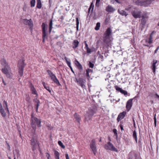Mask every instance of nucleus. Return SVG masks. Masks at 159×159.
Wrapping results in <instances>:
<instances>
[{
	"label": "nucleus",
	"instance_id": "f257e3e1",
	"mask_svg": "<svg viewBox=\"0 0 159 159\" xmlns=\"http://www.w3.org/2000/svg\"><path fill=\"white\" fill-rule=\"evenodd\" d=\"M1 64L4 66V68H2V72L6 75L7 77L11 78L12 76V74L11 73V69L8 66L6 61L4 59H2L1 60Z\"/></svg>",
	"mask_w": 159,
	"mask_h": 159
},
{
	"label": "nucleus",
	"instance_id": "f03ea898",
	"mask_svg": "<svg viewBox=\"0 0 159 159\" xmlns=\"http://www.w3.org/2000/svg\"><path fill=\"white\" fill-rule=\"evenodd\" d=\"M41 120L40 119H38L36 117L33 116V113L31 115L30 123L34 131L36 129V126H37L38 127H40L42 125L41 124Z\"/></svg>",
	"mask_w": 159,
	"mask_h": 159
},
{
	"label": "nucleus",
	"instance_id": "7ed1b4c3",
	"mask_svg": "<svg viewBox=\"0 0 159 159\" xmlns=\"http://www.w3.org/2000/svg\"><path fill=\"white\" fill-rule=\"evenodd\" d=\"M97 109L95 108H89L88 110L87 111L86 113L84 115V122H88L89 120H91L92 116L96 113Z\"/></svg>",
	"mask_w": 159,
	"mask_h": 159
},
{
	"label": "nucleus",
	"instance_id": "20e7f679",
	"mask_svg": "<svg viewBox=\"0 0 159 159\" xmlns=\"http://www.w3.org/2000/svg\"><path fill=\"white\" fill-rule=\"evenodd\" d=\"M24 60L22 59L20 60L18 62V67L19 69V76L22 77L23 75V69L25 65L24 62Z\"/></svg>",
	"mask_w": 159,
	"mask_h": 159
},
{
	"label": "nucleus",
	"instance_id": "39448f33",
	"mask_svg": "<svg viewBox=\"0 0 159 159\" xmlns=\"http://www.w3.org/2000/svg\"><path fill=\"white\" fill-rule=\"evenodd\" d=\"M112 33V30L110 27H108L105 33L104 34V37L103 38V42L106 44L109 43V41L107 40L109 36Z\"/></svg>",
	"mask_w": 159,
	"mask_h": 159
},
{
	"label": "nucleus",
	"instance_id": "423d86ee",
	"mask_svg": "<svg viewBox=\"0 0 159 159\" xmlns=\"http://www.w3.org/2000/svg\"><path fill=\"white\" fill-rule=\"evenodd\" d=\"M104 148L107 150L117 152V149L110 142H108L104 146Z\"/></svg>",
	"mask_w": 159,
	"mask_h": 159
},
{
	"label": "nucleus",
	"instance_id": "0eeeda50",
	"mask_svg": "<svg viewBox=\"0 0 159 159\" xmlns=\"http://www.w3.org/2000/svg\"><path fill=\"white\" fill-rule=\"evenodd\" d=\"M47 72L52 81L57 85H60L61 84L59 82V81L57 80L54 74H53V73L49 70H47Z\"/></svg>",
	"mask_w": 159,
	"mask_h": 159
},
{
	"label": "nucleus",
	"instance_id": "6e6552de",
	"mask_svg": "<svg viewBox=\"0 0 159 159\" xmlns=\"http://www.w3.org/2000/svg\"><path fill=\"white\" fill-rule=\"evenodd\" d=\"M90 147L95 155L97 152V148L96 145V140L94 139L91 140L90 144Z\"/></svg>",
	"mask_w": 159,
	"mask_h": 159
},
{
	"label": "nucleus",
	"instance_id": "1a4fd4ad",
	"mask_svg": "<svg viewBox=\"0 0 159 159\" xmlns=\"http://www.w3.org/2000/svg\"><path fill=\"white\" fill-rule=\"evenodd\" d=\"M141 12L137 8L131 11V14L133 17L135 18H140L141 17Z\"/></svg>",
	"mask_w": 159,
	"mask_h": 159
},
{
	"label": "nucleus",
	"instance_id": "9d476101",
	"mask_svg": "<svg viewBox=\"0 0 159 159\" xmlns=\"http://www.w3.org/2000/svg\"><path fill=\"white\" fill-rule=\"evenodd\" d=\"M31 144L32 146V150L34 151L37 148L38 143L36 139L34 137H33L30 140Z\"/></svg>",
	"mask_w": 159,
	"mask_h": 159
},
{
	"label": "nucleus",
	"instance_id": "9b49d317",
	"mask_svg": "<svg viewBox=\"0 0 159 159\" xmlns=\"http://www.w3.org/2000/svg\"><path fill=\"white\" fill-rule=\"evenodd\" d=\"M142 19H141V25L142 27L143 28L146 24L147 19L148 17L147 16L146 14L143 15L141 16Z\"/></svg>",
	"mask_w": 159,
	"mask_h": 159
},
{
	"label": "nucleus",
	"instance_id": "f8f14e48",
	"mask_svg": "<svg viewBox=\"0 0 159 159\" xmlns=\"http://www.w3.org/2000/svg\"><path fill=\"white\" fill-rule=\"evenodd\" d=\"M133 99H129L127 102L126 107L127 111H129L131 108L132 106Z\"/></svg>",
	"mask_w": 159,
	"mask_h": 159
},
{
	"label": "nucleus",
	"instance_id": "ddd939ff",
	"mask_svg": "<svg viewBox=\"0 0 159 159\" xmlns=\"http://www.w3.org/2000/svg\"><path fill=\"white\" fill-rule=\"evenodd\" d=\"M126 114L125 111H123L120 113L117 118L116 120L118 122H119L121 119H123L125 116Z\"/></svg>",
	"mask_w": 159,
	"mask_h": 159
},
{
	"label": "nucleus",
	"instance_id": "4468645a",
	"mask_svg": "<svg viewBox=\"0 0 159 159\" xmlns=\"http://www.w3.org/2000/svg\"><path fill=\"white\" fill-rule=\"evenodd\" d=\"M157 62V60H153L152 63H151V68L154 74H155L156 69V64Z\"/></svg>",
	"mask_w": 159,
	"mask_h": 159
},
{
	"label": "nucleus",
	"instance_id": "2eb2a0df",
	"mask_svg": "<svg viewBox=\"0 0 159 159\" xmlns=\"http://www.w3.org/2000/svg\"><path fill=\"white\" fill-rule=\"evenodd\" d=\"M45 26V24L44 23H43L42 25V27L43 33L42 37L43 38H46V36L48 34L46 32Z\"/></svg>",
	"mask_w": 159,
	"mask_h": 159
},
{
	"label": "nucleus",
	"instance_id": "dca6fc26",
	"mask_svg": "<svg viewBox=\"0 0 159 159\" xmlns=\"http://www.w3.org/2000/svg\"><path fill=\"white\" fill-rule=\"evenodd\" d=\"M77 82L79 84H80V85L82 88H84L85 86L84 85V84L86 82V80H84L82 78H80L78 80H77Z\"/></svg>",
	"mask_w": 159,
	"mask_h": 159
},
{
	"label": "nucleus",
	"instance_id": "f3484780",
	"mask_svg": "<svg viewBox=\"0 0 159 159\" xmlns=\"http://www.w3.org/2000/svg\"><path fill=\"white\" fill-rule=\"evenodd\" d=\"M30 90L32 91V93L36 95V98L38 97V95L34 85L32 83H30Z\"/></svg>",
	"mask_w": 159,
	"mask_h": 159
},
{
	"label": "nucleus",
	"instance_id": "a211bd4d",
	"mask_svg": "<svg viewBox=\"0 0 159 159\" xmlns=\"http://www.w3.org/2000/svg\"><path fill=\"white\" fill-rule=\"evenodd\" d=\"M106 10L108 12H112L115 11V9L111 6L108 5L106 7Z\"/></svg>",
	"mask_w": 159,
	"mask_h": 159
},
{
	"label": "nucleus",
	"instance_id": "6ab92c4d",
	"mask_svg": "<svg viewBox=\"0 0 159 159\" xmlns=\"http://www.w3.org/2000/svg\"><path fill=\"white\" fill-rule=\"evenodd\" d=\"M152 0H143V6H148L152 2Z\"/></svg>",
	"mask_w": 159,
	"mask_h": 159
},
{
	"label": "nucleus",
	"instance_id": "aec40b11",
	"mask_svg": "<svg viewBox=\"0 0 159 159\" xmlns=\"http://www.w3.org/2000/svg\"><path fill=\"white\" fill-rule=\"evenodd\" d=\"M28 22L27 25L29 26L30 30L32 33L33 29V24L31 19H29V21Z\"/></svg>",
	"mask_w": 159,
	"mask_h": 159
},
{
	"label": "nucleus",
	"instance_id": "412c9836",
	"mask_svg": "<svg viewBox=\"0 0 159 159\" xmlns=\"http://www.w3.org/2000/svg\"><path fill=\"white\" fill-rule=\"evenodd\" d=\"M154 31H153L152 33L150 34L149 37L148 38V43L149 44H151L153 42V34L155 33Z\"/></svg>",
	"mask_w": 159,
	"mask_h": 159
},
{
	"label": "nucleus",
	"instance_id": "4be33fe9",
	"mask_svg": "<svg viewBox=\"0 0 159 159\" xmlns=\"http://www.w3.org/2000/svg\"><path fill=\"white\" fill-rule=\"evenodd\" d=\"M75 64L76 65L77 68L80 70H83V67L80 63L77 60L75 61Z\"/></svg>",
	"mask_w": 159,
	"mask_h": 159
},
{
	"label": "nucleus",
	"instance_id": "5701e85b",
	"mask_svg": "<svg viewBox=\"0 0 159 159\" xmlns=\"http://www.w3.org/2000/svg\"><path fill=\"white\" fill-rule=\"evenodd\" d=\"M79 42L77 40H75L72 43V47L75 49L78 47Z\"/></svg>",
	"mask_w": 159,
	"mask_h": 159
},
{
	"label": "nucleus",
	"instance_id": "b1692460",
	"mask_svg": "<svg viewBox=\"0 0 159 159\" xmlns=\"http://www.w3.org/2000/svg\"><path fill=\"white\" fill-rule=\"evenodd\" d=\"M93 72V70L92 69L89 68H88L87 69H86V75L88 80H89V79L90 78L89 73H92Z\"/></svg>",
	"mask_w": 159,
	"mask_h": 159
},
{
	"label": "nucleus",
	"instance_id": "393cba45",
	"mask_svg": "<svg viewBox=\"0 0 159 159\" xmlns=\"http://www.w3.org/2000/svg\"><path fill=\"white\" fill-rule=\"evenodd\" d=\"M118 12L122 16H126L128 15V13L125 11L121 9H118Z\"/></svg>",
	"mask_w": 159,
	"mask_h": 159
},
{
	"label": "nucleus",
	"instance_id": "a878e982",
	"mask_svg": "<svg viewBox=\"0 0 159 159\" xmlns=\"http://www.w3.org/2000/svg\"><path fill=\"white\" fill-rule=\"evenodd\" d=\"M134 3L136 5L143 6V0H137Z\"/></svg>",
	"mask_w": 159,
	"mask_h": 159
},
{
	"label": "nucleus",
	"instance_id": "bb28decb",
	"mask_svg": "<svg viewBox=\"0 0 159 159\" xmlns=\"http://www.w3.org/2000/svg\"><path fill=\"white\" fill-rule=\"evenodd\" d=\"M74 116L75 119L80 124V121L81 120V118L80 116L75 113V114H74Z\"/></svg>",
	"mask_w": 159,
	"mask_h": 159
},
{
	"label": "nucleus",
	"instance_id": "cd10ccee",
	"mask_svg": "<svg viewBox=\"0 0 159 159\" xmlns=\"http://www.w3.org/2000/svg\"><path fill=\"white\" fill-rule=\"evenodd\" d=\"M37 4L36 5V7L39 8L40 9L42 7V4L40 0H37Z\"/></svg>",
	"mask_w": 159,
	"mask_h": 159
},
{
	"label": "nucleus",
	"instance_id": "c85d7f7f",
	"mask_svg": "<svg viewBox=\"0 0 159 159\" xmlns=\"http://www.w3.org/2000/svg\"><path fill=\"white\" fill-rule=\"evenodd\" d=\"M42 84H43L44 88L48 90L50 93H51V90L50 89L49 87L46 86V84L44 82H42Z\"/></svg>",
	"mask_w": 159,
	"mask_h": 159
},
{
	"label": "nucleus",
	"instance_id": "c756f323",
	"mask_svg": "<svg viewBox=\"0 0 159 159\" xmlns=\"http://www.w3.org/2000/svg\"><path fill=\"white\" fill-rule=\"evenodd\" d=\"M35 102L37 103L36 104V107H35V109L36 112H37L38 108L39 106L40 101L39 100H36L35 101Z\"/></svg>",
	"mask_w": 159,
	"mask_h": 159
},
{
	"label": "nucleus",
	"instance_id": "7c9ffc66",
	"mask_svg": "<svg viewBox=\"0 0 159 159\" xmlns=\"http://www.w3.org/2000/svg\"><path fill=\"white\" fill-rule=\"evenodd\" d=\"M133 136L134 139L135 140L136 143H137V133H136V131L135 130L133 131Z\"/></svg>",
	"mask_w": 159,
	"mask_h": 159
},
{
	"label": "nucleus",
	"instance_id": "2f4dec72",
	"mask_svg": "<svg viewBox=\"0 0 159 159\" xmlns=\"http://www.w3.org/2000/svg\"><path fill=\"white\" fill-rule=\"evenodd\" d=\"M54 154L56 159H59V152L56 150L54 151Z\"/></svg>",
	"mask_w": 159,
	"mask_h": 159
},
{
	"label": "nucleus",
	"instance_id": "473e14b6",
	"mask_svg": "<svg viewBox=\"0 0 159 159\" xmlns=\"http://www.w3.org/2000/svg\"><path fill=\"white\" fill-rule=\"evenodd\" d=\"M52 20H51L49 24V33H50L52 30Z\"/></svg>",
	"mask_w": 159,
	"mask_h": 159
},
{
	"label": "nucleus",
	"instance_id": "72a5a7b5",
	"mask_svg": "<svg viewBox=\"0 0 159 159\" xmlns=\"http://www.w3.org/2000/svg\"><path fill=\"white\" fill-rule=\"evenodd\" d=\"M0 112L2 116L4 117L6 116V113L3 108L0 110Z\"/></svg>",
	"mask_w": 159,
	"mask_h": 159
},
{
	"label": "nucleus",
	"instance_id": "f704fd0d",
	"mask_svg": "<svg viewBox=\"0 0 159 159\" xmlns=\"http://www.w3.org/2000/svg\"><path fill=\"white\" fill-rule=\"evenodd\" d=\"M100 22H97L96 24V26L94 28V29L96 30H98L99 29L100 27Z\"/></svg>",
	"mask_w": 159,
	"mask_h": 159
},
{
	"label": "nucleus",
	"instance_id": "c9c22d12",
	"mask_svg": "<svg viewBox=\"0 0 159 159\" xmlns=\"http://www.w3.org/2000/svg\"><path fill=\"white\" fill-rule=\"evenodd\" d=\"M148 44H149L148 43V38L145 39V43L144 44H143V45L146 47H149V45Z\"/></svg>",
	"mask_w": 159,
	"mask_h": 159
},
{
	"label": "nucleus",
	"instance_id": "e433bc0d",
	"mask_svg": "<svg viewBox=\"0 0 159 159\" xmlns=\"http://www.w3.org/2000/svg\"><path fill=\"white\" fill-rule=\"evenodd\" d=\"M76 29L77 30H78L79 28V20L78 18H76Z\"/></svg>",
	"mask_w": 159,
	"mask_h": 159
},
{
	"label": "nucleus",
	"instance_id": "4c0bfd02",
	"mask_svg": "<svg viewBox=\"0 0 159 159\" xmlns=\"http://www.w3.org/2000/svg\"><path fill=\"white\" fill-rule=\"evenodd\" d=\"M35 0H31L30 1L31 6L32 7H34L35 5Z\"/></svg>",
	"mask_w": 159,
	"mask_h": 159
},
{
	"label": "nucleus",
	"instance_id": "58836bf2",
	"mask_svg": "<svg viewBox=\"0 0 159 159\" xmlns=\"http://www.w3.org/2000/svg\"><path fill=\"white\" fill-rule=\"evenodd\" d=\"M110 22V19L109 18H106L104 21V24L105 25H107Z\"/></svg>",
	"mask_w": 159,
	"mask_h": 159
},
{
	"label": "nucleus",
	"instance_id": "ea45409f",
	"mask_svg": "<svg viewBox=\"0 0 159 159\" xmlns=\"http://www.w3.org/2000/svg\"><path fill=\"white\" fill-rule=\"evenodd\" d=\"M115 88L116 89V90L118 91H120V92L121 91V90H122V89H121L120 88L118 87L117 85H115Z\"/></svg>",
	"mask_w": 159,
	"mask_h": 159
},
{
	"label": "nucleus",
	"instance_id": "a19ab883",
	"mask_svg": "<svg viewBox=\"0 0 159 159\" xmlns=\"http://www.w3.org/2000/svg\"><path fill=\"white\" fill-rule=\"evenodd\" d=\"M58 144L62 148H64L65 147L63 145V143L61 141H58Z\"/></svg>",
	"mask_w": 159,
	"mask_h": 159
},
{
	"label": "nucleus",
	"instance_id": "79ce46f5",
	"mask_svg": "<svg viewBox=\"0 0 159 159\" xmlns=\"http://www.w3.org/2000/svg\"><path fill=\"white\" fill-rule=\"evenodd\" d=\"M89 66L90 68H93L94 66V64L91 62L89 61Z\"/></svg>",
	"mask_w": 159,
	"mask_h": 159
},
{
	"label": "nucleus",
	"instance_id": "37998d69",
	"mask_svg": "<svg viewBox=\"0 0 159 159\" xmlns=\"http://www.w3.org/2000/svg\"><path fill=\"white\" fill-rule=\"evenodd\" d=\"M113 131L114 134L115 136L117 138L118 136V134L117 132V130L116 129H114L113 130Z\"/></svg>",
	"mask_w": 159,
	"mask_h": 159
},
{
	"label": "nucleus",
	"instance_id": "c03bdc74",
	"mask_svg": "<svg viewBox=\"0 0 159 159\" xmlns=\"http://www.w3.org/2000/svg\"><path fill=\"white\" fill-rule=\"evenodd\" d=\"M120 93H121L124 94V95H127L128 94V93H127V91H125V90H124L122 89V90H121Z\"/></svg>",
	"mask_w": 159,
	"mask_h": 159
},
{
	"label": "nucleus",
	"instance_id": "a18cd8bd",
	"mask_svg": "<svg viewBox=\"0 0 159 159\" xmlns=\"http://www.w3.org/2000/svg\"><path fill=\"white\" fill-rule=\"evenodd\" d=\"M23 23H24V24L27 25L28 23V22L29 21V20H28L26 19H23Z\"/></svg>",
	"mask_w": 159,
	"mask_h": 159
},
{
	"label": "nucleus",
	"instance_id": "49530a36",
	"mask_svg": "<svg viewBox=\"0 0 159 159\" xmlns=\"http://www.w3.org/2000/svg\"><path fill=\"white\" fill-rule=\"evenodd\" d=\"M64 59L65 60V61H66L68 66L69 67H70V62L68 60V58H67L66 57H65L64 58Z\"/></svg>",
	"mask_w": 159,
	"mask_h": 159
},
{
	"label": "nucleus",
	"instance_id": "de8ad7c7",
	"mask_svg": "<svg viewBox=\"0 0 159 159\" xmlns=\"http://www.w3.org/2000/svg\"><path fill=\"white\" fill-rule=\"evenodd\" d=\"M86 49V51L87 53H90L91 52V49L89 48Z\"/></svg>",
	"mask_w": 159,
	"mask_h": 159
},
{
	"label": "nucleus",
	"instance_id": "09e8293b",
	"mask_svg": "<svg viewBox=\"0 0 159 159\" xmlns=\"http://www.w3.org/2000/svg\"><path fill=\"white\" fill-rule=\"evenodd\" d=\"M5 110L7 111V112L8 113H9V111L7 105V106H6V107H5Z\"/></svg>",
	"mask_w": 159,
	"mask_h": 159
},
{
	"label": "nucleus",
	"instance_id": "8fccbe9b",
	"mask_svg": "<svg viewBox=\"0 0 159 159\" xmlns=\"http://www.w3.org/2000/svg\"><path fill=\"white\" fill-rule=\"evenodd\" d=\"M154 123L155 125V126H156V123H157V121H156V118L155 116L154 118Z\"/></svg>",
	"mask_w": 159,
	"mask_h": 159
},
{
	"label": "nucleus",
	"instance_id": "3c124183",
	"mask_svg": "<svg viewBox=\"0 0 159 159\" xmlns=\"http://www.w3.org/2000/svg\"><path fill=\"white\" fill-rule=\"evenodd\" d=\"M120 126V129L121 130V131H122L123 130H124V129H123V125H121V124H120L119 125Z\"/></svg>",
	"mask_w": 159,
	"mask_h": 159
},
{
	"label": "nucleus",
	"instance_id": "603ef678",
	"mask_svg": "<svg viewBox=\"0 0 159 159\" xmlns=\"http://www.w3.org/2000/svg\"><path fill=\"white\" fill-rule=\"evenodd\" d=\"M7 149H8L9 150H10V146L9 145L7 142Z\"/></svg>",
	"mask_w": 159,
	"mask_h": 159
},
{
	"label": "nucleus",
	"instance_id": "864d4df0",
	"mask_svg": "<svg viewBox=\"0 0 159 159\" xmlns=\"http://www.w3.org/2000/svg\"><path fill=\"white\" fill-rule=\"evenodd\" d=\"M159 49V46H158L157 48L154 51V54L157 53V51Z\"/></svg>",
	"mask_w": 159,
	"mask_h": 159
},
{
	"label": "nucleus",
	"instance_id": "5fc2aeb1",
	"mask_svg": "<svg viewBox=\"0 0 159 159\" xmlns=\"http://www.w3.org/2000/svg\"><path fill=\"white\" fill-rule=\"evenodd\" d=\"M26 100L29 102L30 101V98L29 97V96L28 95L27 96V97H26Z\"/></svg>",
	"mask_w": 159,
	"mask_h": 159
},
{
	"label": "nucleus",
	"instance_id": "6e6d98bb",
	"mask_svg": "<svg viewBox=\"0 0 159 159\" xmlns=\"http://www.w3.org/2000/svg\"><path fill=\"white\" fill-rule=\"evenodd\" d=\"M65 157L66 158V159H69V157L68 154H66L65 155Z\"/></svg>",
	"mask_w": 159,
	"mask_h": 159
},
{
	"label": "nucleus",
	"instance_id": "4d7b16f0",
	"mask_svg": "<svg viewBox=\"0 0 159 159\" xmlns=\"http://www.w3.org/2000/svg\"><path fill=\"white\" fill-rule=\"evenodd\" d=\"M46 156L47 157L48 159H49V157L50 156V155L48 153H46Z\"/></svg>",
	"mask_w": 159,
	"mask_h": 159
},
{
	"label": "nucleus",
	"instance_id": "13d9d810",
	"mask_svg": "<svg viewBox=\"0 0 159 159\" xmlns=\"http://www.w3.org/2000/svg\"><path fill=\"white\" fill-rule=\"evenodd\" d=\"M155 96H156V97H155V98H159V95H158L157 94V93H156L155 94Z\"/></svg>",
	"mask_w": 159,
	"mask_h": 159
},
{
	"label": "nucleus",
	"instance_id": "bf43d9fd",
	"mask_svg": "<svg viewBox=\"0 0 159 159\" xmlns=\"http://www.w3.org/2000/svg\"><path fill=\"white\" fill-rule=\"evenodd\" d=\"M100 1V0H96V5H97L98 3H99Z\"/></svg>",
	"mask_w": 159,
	"mask_h": 159
},
{
	"label": "nucleus",
	"instance_id": "052dcab7",
	"mask_svg": "<svg viewBox=\"0 0 159 159\" xmlns=\"http://www.w3.org/2000/svg\"><path fill=\"white\" fill-rule=\"evenodd\" d=\"M89 48V47H88V45L87 44H85V49L87 48Z\"/></svg>",
	"mask_w": 159,
	"mask_h": 159
},
{
	"label": "nucleus",
	"instance_id": "680f3d73",
	"mask_svg": "<svg viewBox=\"0 0 159 159\" xmlns=\"http://www.w3.org/2000/svg\"><path fill=\"white\" fill-rule=\"evenodd\" d=\"M3 102L4 104H6V106H7V103L5 100Z\"/></svg>",
	"mask_w": 159,
	"mask_h": 159
},
{
	"label": "nucleus",
	"instance_id": "e2e57ef3",
	"mask_svg": "<svg viewBox=\"0 0 159 159\" xmlns=\"http://www.w3.org/2000/svg\"><path fill=\"white\" fill-rule=\"evenodd\" d=\"M108 140L109 141V142H111V139L110 137V136H108Z\"/></svg>",
	"mask_w": 159,
	"mask_h": 159
},
{
	"label": "nucleus",
	"instance_id": "0e129e2a",
	"mask_svg": "<svg viewBox=\"0 0 159 159\" xmlns=\"http://www.w3.org/2000/svg\"><path fill=\"white\" fill-rule=\"evenodd\" d=\"M2 81H3V84H4V85H6V83H5V81H4L3 79H2Z\"/></svg>",
	"mask_w": 159,
	"mask_h": 159
},
{
	"label": "nucleus",
	"instance_id": "69168bd1",
	"mask_svg": "<svg viewBox=\"0 0 159 159\" xmlns=\"http://www.w3.org/2000/svg\"><path fill=\"white\" fill-rule=\"evenodd\" d=\"M45 38H46L43 37V40H42V41L43 43H44L45 42Z\"/></svg>",
	"mask_w": 159,
	"mask_h": 159
},
{
	"label": "nucleus",
	"instance_id": "338daca9",
	"mask_svg": "<svg viewBox=\"0 0 159 159\" xmlns=\"http://www.w3.org/2000/svg\"><path fill=\"white\" fill-rule=\"evenodd\" d=\"M92 6V3H91L90 5V7H89V10L91 9Z\"/></svg>",
	"mask_w": 159,
	"mask_h": 159
},
{
	"label": "nucleus",
	"instance_id": "774afa93",
	"mask_svg": "<svg viewBox=\"0 0 159 159\" xmlns=\"http://www.w3.org/2000/svg\"><path fill=\"white\" fill-rule=\"evenodd\" d=\"M2 108V105L0 103V110Z\"/></svg>",
	"mask_w": 159,
	"mask_h": 159
}]
</instances>
